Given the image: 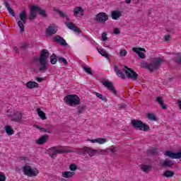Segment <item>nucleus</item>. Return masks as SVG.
<instances>
[{
	"label": "nucleus",
	"instance_id": "f257e3e1",
	"mask_svg": "<svg viewBox=\"0 0 181 181\" xmlns=\"http://www.w3.org/2000/svg\"><path fill=\"white\" fill-rule=\"evenodd\" d=\"M110 151L112 153H115L117 152V148L114 146H111L107 149H93L88 146H83L81 148H76L75 151L71 150H66L62 147V146H55L51 147L48 149V154L52 159L56 158L57 155H62L64 153H71L74 152L77 153V155H83V156H86V155H88L90 158H93V156H95V155H107V151Z\"/></svg>",
	"mask_w": 181,
	"mask_h": 181
},
{
	"label": "nucleus",
	"instance_id": "f03ea898",
	"mask_svg": "<svg viewBox=\"0 0 181 181\" xmlns=\"http://www.w3.org/2000/svg\"><path fill=\"white\" fill-rule=\"evenodd\" d=\"M49 56H50L49 50L42 49L39 57H33L32 58L33 64H36L37 62L40 63L36 64L37 69H33L34 73H45V71L47 70V59H49Z\"/></svg>",
	"mask_w": 181,
	"mask_h": 181
},
{
	"label": "nucleus",
	"instance_id": "7ed1b4c3",
	"mask_svg": "<svg viewBox=\"0 0 181 181\" xmlns=\"http://www.w3.org/2000/svg\"><path fill=\"white\" fill-rule=\"evenodd\" d=\"M163 63V58L155 57L151 60V63L147 64L145 61H141V64L143 69H147L149 71H155L160 67V64Z\"/></svg>",
	"mask_w": 181,
	"mask_h": 181
},
{
	"label": "nucleus",
	"instance_id": "20e7f679",
	"mask_svg": "<svg viewBox=\"0 0 181 181\" xmlns=\"http://www.w3.org/2000/svg\"><path fill=\"white\" fill-rule=\"evenodd\" d=\"M37 13L42 18H47V13L45 9L40 8L38 6L33 5L30 9L29 21H35V19L37 18Z\"/></svg>",
	"mask_w": 181,
	"mask_h": 181
},
{
	"label": "nucleus",
	"instance_id": "39448f33",
	"mask_svg": "<svg viewBox=\"0 0 181 181\" xmlns=\"http://www.w3.org/2000/svg\"><path fill=\"white\" fill-rule=\"evenodd\" d=\"M131 124L134 129H139V131H144V132H148L151 129L149 125L139 119H132Z\"/></svg>",
	"mask_w": 181,
	"mask_h": 181
},
{
	"label": "nucleus",
	"instance_id": "423d86ee",
	"mask_svg": "<svg viewBox=\"0 0 181 181\" xmlns=\"http://www.w3.org/2000/svg\"><path fill=\"white\" fill-rule=\"evenodd\" d=\"M66 103L70 105V107H76L81 104V100L77 95H69L64 98Z\"/></svg>",
	"mask_w": 181,
	"mask_h": 181
},
{
	"label": "nucleus",
	"instance_id": "0eeeda50",
	"mask_svg": "<svg viewBox=\"0 0 181 181\" xmlns=\"http://www.w3.org/2000/svg\"><path fill=\"white\" fill-rule=\"evenodd\" d=\"M23 172L25 176H28L29 177H34L37 175H39V170L37 168H32L30 165L23 166Z\"/></svg>",
	"mask_w": 181,
	"mask_h": 181
},
{
	"label": "nucleus",
	"instance_id": "6e6552de",
	"mask_svg": "<svg viewBox=\"0 0 181 181\" xmlns=\"http://www.w3.org/2000/svg\"><path fill=\"white\" fill-rule=\"evenodd\" d=\"M123 72L125 73L127 78L133 80L134 81L138 80V74H136V72H135V71H134L132 69L129 68L127 66H124Z\"/></svg>",
	"mask_w": 181,
	"mask_h": 181
},
{
	"label": "nucleus",
	"instance_id": "1a4fd4ad",
	"mask_svg": "<svg viewBox=\"0 0 181 181\" xmlns=\"http://www.w3.org/2000/svg\"><path fill=\"white\" fill-rule=\"evenodd\" d=\"M95 21L99 22V23H105L108 21V14L105 12H100L95 16Z\"/></svg>",
	"mask_w": 181,
	"mask_h": 181
},
{
	"label": "nucleus",
	"instance_id": "9d476101",
	"mask_svg": "<svg viewBox=\"0 0 181 181\" xmlns=\"http://www.w3.org/2000/svg\"><path fill=\"white\" fill-rule=\"evenodd\" d=\"M165 156L170 158V159H181V151H178L177 153H175L172 151H167L165 153Z\"/></svg>",
	"mask_w": 181,
	"mask_h": 181
},
{
	"label": "nucleus",
	"instance_id": "9b49d317",
	"mask_svg": "<svg viewBox=\"0 0 181 181\" xmlns=\"http://www.w3.org/2000/svg\"><path fill=\"white\" fill-rule=\"evenodd\" d=\"M102 83L105 87H107V90L109 91H111L112 94H115V95H117V91L112 85V82H110L108 81H102Z\"/></svg>",
	"mask_w": 181,
	"mask_h": 181
},
{
	"label": "nucleus",
	"instance_id": "f8f14e48",
	"mask_svg": "<svg viewBox=\"0 0 181 181\" xmlns=\"http://www.w3.org/2000/svg\"><path fill=\"white\" fill-rule=\"evenodd\" d=\"M54 40L57 45H61V46H67V42L66 40L61 37L60 35H57L54 37Z\"/></svg>",
	"mask_w": 181,
	"mask_h": 181
},
{
	"label": "nucleus",
	"instance_id": "ddd939ff",
	"mask_svg": "<svg viewBox=\"0 0 181 181\" xmlns=\"http://www.w3.org/2000/svg\"><path fill=\"white\" fill-rule=\"evenodd\" d=\"M22 119V112H15L13 115L11 116V121L13 122H21Z\"/></svg>",
	"mask_w": 181,
	"mask_h": 181
},
{
	"label": "nucleus",
	"instance_id": "4468645a",
	"mask_svg": "<svg viewBox=\"0 0 181 181\" xmlns=\"http://www.w3.org/2000/svg\"><path fill=\"white\" fill-rule=\"evenodd\" d=\"M170 54H173V56H175L173 59L175 62V63H176L177 64H178V66H181V53L180 52H172L170 53Z\"/></svg>",
	"mask_w": 181,
	"mask_h": 181
},
{
	"label": "nucleus",
	"instance_id": "2eb2a0df",
	"mask_svg": "<svg viewBox=\"0 0 181 181\" xmlns=\"http://www.w3.org/2000/svg\"><path fill=\"white\" fill-rule=\"evenodd\" d=\"M74 16H83L84 15V10L81 6H77L74 9Z\"/></svg>",
	"mask_w": 181,
	"mask_h": 181
},
{
	"label": "nucleus",
	"instance_id": "dca6fc26",
	"mask_svg": "<svg viewBox=\"0 0 181 181\" xmlns=\"http://www.w3.org/2000/svg\"><path fill=\"white\" fill-rule=\"evenodd\" d=\"M47 139H49V136L45 134L38 139L36 144H37V145H45V144L47 142Z\"/></svg>",
	"mask_w": 181,
	"mask_h": 181
},
{
	"label": "nucleus",
	"instance_id": "f3484780",
	"mask_svg": "<svg viewBox=\"0 0 181 181\" xmlns=\"http://www.w3.org/2000/svg\"><path fill=\"white\" fill-rule=\"evenodd\" d=\"M110 16L113 21H117L120 16H122V13L119 11L115 10L112 11Z\"/></svg>",
	"mask_w": 181,
	"mask_h": 181
},
{
	"label": "nucleus",
	"instance_id": "a211bd4d",
	"mask_svg": "<svg viewBox=\"0 0 181 181\" xmlns=\"http://www.w3.org/2000/svg\"><path fill=\"white\" fill-rule=\"evenodd\" d=\"M27 88H28L29 90H32V88H37V87H39V83H37L35 81H28L25 84Z\"/></svg>",
	"mask_w": 181,
	"mask_h": 181
},
{
	"label": "nucleus",
	"instance_id": "6ab92c4d",
	"mask_svg": "<svg viewBox=\"0 0 181 181\" xmlns=\"http://www.w3.org/2000/svg\"><path fill=\"white\" fill-rule=\"evenodd\" d=\"M57 33V30L54 29V27L49 25L47 28L46 34L48 35V36H52V35H56Z\"/></svg>",
	"mask_w": 181,
	"mask_h": 181
},
{
	"label": "nucleus",
	"instance_id": "aec40b11",
	"mask_svg": "<svg viewBox=\"0 0 181 181\" xmlns=\"http://www.w3.org/2000/svg\"><path fill=\"white\" fill-rule=\"evenodd\" d=\"M114 69L117 76H118V77H121L122 80H125V74L121 71L117 66H115Z\"/></svg>",
	"mask_w": 181,
	"mask_h": 181
},
{
	"label": "nucleus",
	"instance_id": "412c9836",
	"mask_svg": "<svg viewBox=\"0 0 181 181\" xmlns=\"http://www.w3.org/2000/svg\"><path fill=\"white\" fill-rule=\"evenodd\" d=\"M76 175V172L72 171H65L62 172V176L63 177H65V179H70V177H73Z\"/></svg>",
	"mask_w": 181,
	"mask_h": 181
},
{
	"label": "nucleus",
	"instance_id": "4be33fe9",
	"mask_svg": "<svg viewBox=\"0 0 181 181\" xmlns=\"http://www.w3.org/2000/svg\"><path fill=\"white\" fill-rule=\"evenodd\" d=\"M173 165V161L168 160H165L164 162L161 163L162 168H172Z\"/></svg>",
	"mask_w": 181,
	"mask_h": 181
},
{
	"label": "nucleus",
	"instance_id": "5701e85b",
	"mask_svg": "<svg viewBox=\"0 0 181 181\" xmlns=\"http://www.w3.org/2000/svg\"><path fill=\"white\" fill-rule=\"evenodd\" d=\"M49 60L51 64H56L57 61L59 62V56L56 55V54H52L49 57Z\"/></svg>",
	"mask_w": 181,
	"mask_h": 181
},
{
	"label": "nucleus",
	"instance_id": "b1692460",
	"mask_svg": "<svg viewBox=\"0 0 181 181\" xmlns=\"http://www.w3.org/2000/svg\"><path fill=\"white\" fill-rule=\"evenodd\" d=\"M156 101L158 102V104L160 105V107H161V108H163V110L168 109V106H166V105H165V103H163V98L157 97Z\"/></svg>",
	"mask_w": 181,
	"mask_h": 181
},
{
	"label": "nucleus",
	"instance_id": "393cba45",
	"mask_svg": "<svg viewBox=\"0 0 181 181\" xmlns=\"http://www.w3.org/2000/svg\"><path fill=\"white\" fill-rule=\"evenodd\" d=\"M97 50L98 53L101 54V56H103V57H105V59H107V60H110V56L108 55V54H107V52H105V49L97 48Z\"/></svg>",
	"mask_w": 181,
	"mask_h": 181
},
{
	"label": "nucleus",
	"instance_id": "a878e982",
	"mask_svg": "<svg viewBox=\"0 0 181 181\" xmlns=\"http://www.w3.org/2000/svg\"><path fill=\"white\" fill-rule=\"evenodd\" d=\"M86 108H87V105H80L78 106V110H77V114L78 115H80L81 114H83L84 111H86Z\"/></svg>",
	"mask_w": 181,
	"mask_h": 181
},
{
	"label": "nucleus",
	"instance_id": "bb28decb",
	"mask_svg": "<svg viewBox=\"0 0 181 181\" xmlns=\"http://www.w3.org/2000/svg\"><path fill=\"white\" fill-rule=\"evenodd\" d=\"M37 114L40 117V118H41V119H47V117H46V113L45 112L42 111V110H40V108L37 109Z\"/></svg>",
	"mask_w": 181,
	"mask_h": 181
},
{
	"label": "nucleus",
	"instance_id": "cd10ccee",
	"mask_svg": "<svg viewBox=\"0 0 181 181\" xmlns=\"http://www.w3.org/2000/svg\"><path fill=\"white\" fill-rule=\"evenodd\" d=\"M174 175L175 172L172 170H166L163 175L165 177H173Z\"/></svg>",
	"mask_w": 181,
	"mask_h": 181
},
{
	"label": "nucleus",
	"instance_id": "c85d7f7f",
	"mask_svg": "<svg viewBox=\"0 0 181 181\" xmlns=\"http://www.w3.org/2000/svg\"><path fill=\"white\" fill-rule=\"evenodd\" d=\"M95 94L96 95V97L98 98H100V100H102V101H104L105 103H107V101H108V99H107L106 97H105L104 95H103V94L99 93L98 92H95Z\"/></svg>",
	"mask_w": 181,
	"mask_h": 181
},
{
	"label": "nucleus",
	"instance_id": "c756f323",
	"mask_svg": "<svg viewBox=\"0 0 181 181\" xmlns=\"http://www.w3.org/2000/svg\"><path fill=\"white\" fill-rule=\"evenodd\" d=\"M147 118H148V119H150V121H158L156 116L155 115H153V113H152V112H148L147 114Z\"/></svg>",
	"mask_w": 181,
	"mask_h": 181
},
{
	"label": "nucleus",
	"instance_id": "7c9ffc66",
	"mask_svg": "<svg viewBox=\"0 0 181 181\" xmlns=\"http://www.w3.org/2000/svg\"><path fill=\"white\" fill-rule=\"evenodd\" d=\"M158 152L156 148H152L148 151V155H151V156H156Z\"/></svg>",
	"mask_w": 181,
	"mask_h": 181
},
{
	"label": "nucleus",
	"instance_id": "2f4dec72",
	"mask_svg": "<svg viewBox=\"0 0 181 181\" xmlns=\"http://www.w3.org/2000/svg\"><path fill=\"white\" fill-rule=\"evenodd\" d=\"M141 169L143 172H145L146 173L149 172V170H152V166L151 165H143L141 167Z\"/></svg>",
	"mask_w": 181,
	"mask_h": 181
},
{
	"label": "nucleus",
	"instance_id": "473e14b6",
	"mask_svg": "<svg viewBox=\"0 0 181 181\" xmlns=\"http://www.w3.org/2000/svg\"><path fill=\"white\" fill-rule=\"evenodd\" d=\"M5 131L7 135H13V130L12 129V127L11 126H6Z\"/></svg>",
	"mask_w": 181,
	"mask_h": 181
},
{
	"label": "nucleus",
	"instance_id": "72a5a7b5",
	"mask_svg": "<svg viewBox=\"0 0 181 181\" xmlns=\"http://www.w3.org/2000/svg\"><path fill=\"white\" fill-rule=\"evenodd\" d=\"M53 11L54 12H57V13H59V16H63L64 18H67V16H66V14L63 11H60L59 9H57V8L54 7Z\"/></svg>",
	"mask_w": 181,
	"mask_h": 181
},
{
	"label": "nucleus",
	"instance_id": "f704fd0d",
	"mask_svg": "<svg viewBox=\"0 0 181 181\" xmlns=\"http://www.w3.org/2000/svg\"><path fill=\"white\" fill-rule=\"evenodd\" d=\"M133 52H134V53H141V52H144V53L146 52V49H145V48H141V47H133L132 48Z\"/></svg>",
	"mask_w": 181,
	"mask_h": 181
},
{
	"label": "nucleus",
	"instance_id": "c9c22d12",
	"mask_svg": "<svg viewBox=\"0 0 181 181\" xmlns=\"http://www.w3.org/2000/svg\"><path fill=\"white\" fill-rule=\"evenodd\" d=\"M17 24L18 26L20 28L21 32H25V25H23L22 21H18Z\"/></svg>",
	"mask_w": 181,
	"mask_h": 181
},
{
	"label": "nucleus",
	"instance_id": "e433bc0d",
	"mask_svg": "<svg viewBox=\"0 0 181 181\" xmlns=\"http://www.w3.org/2000/svg\"><path fill=\"white\" fill-rule=\"evenodd\" d=\"M58 62H59V63H63L65 65L69 64V62H67V59H66L63 57L58 56Z\"/></svg>",
	"mask_w": 181,
	"mask_h": 181
},
{
	"label": "nucleus",
	"instance_id": "4c0bfd02",
	"mask_svg": "<svg viewBox=\"0 0 181 181\" xmlns=\"http://www.w3.org/2000/svg\"><path fill=\"white\" fill-rule=\"evenodd\" d=\"M78 169V166L76 165V163H71L69 165V170L72 172H76V170Z\"/></svg>",
	"mask_w": 181,
	"mask_h": 181
},
{
	"label": "nucleus",
	"instance_id": "58836bf2",
	"mask_svg": "<svg viewBox=\"0 0 181 181\" xmlns=\"http://www.w3.org/2000/svg\"><path fill=\"white\" fill-rule=\"evenodd\" d=\"M65 25L68 28V29H70V30H73V29H74V27L76 26L72 22L65 23Z\"/></svg>",
	"mask_w": 181,
	"mask_h": 181
},
{
	"label": "nucleus",
	"instance_id": "ea45409f",
	"mask_svg": "<svg viewBox=\"0 0 181 181\" xmlns=\"http://www.w3.org/2000/svg\"><path fill=\"white\" fill-rule=\"evenodd\" d=\"M19 18L21 20L22 19H26V10H23L20 14H19Z\"/></svg>",
	"mask_w": 181,
	"mask_h": 181
},
{
	"label": "nucleus",
	"instance_id": "a19ab883",
	"mask_svg": "<svg viewBox=\"0 0 181 181\" xmlns=\"http://www.w3.org/2000/svg\"><path fill=\"white\" fill-rule=\"evenodd\" d=\"M105 142H107V139H103V138L97 139V143L99 144L100 145H103V144H105Z\"/></svg>",
	"mask_w": 181,
	"mask_h": 181
},
{
	"label": "nucleus",
	"instance_id": "79ce46f5",
	"mask_svg": "<svg viewBox=\"0 0 181 181\" xmlns=\"http://www.w3.org/2000/svg\"><path fill=\"white\" fill-rule=\"evenodd\" d=\"M83 69L84 71H86V73H87V74H90L91 76H93V72L91 71V68L87 67V66H83Z\"/></svg>",
	"mask_w": 181,
	"mask_h": 181
},
{
	"label": "nucleus",
	"instance_id": "37998d69",
	"mask_svg": "<svg viewBox=\"0 0 181 181\" xmlns=\"http://www.w3.org/2000/svg\"><path fill=\"white\" fill-rule=\"evenodd\" d=\"M102 40H103V42H107V40H108V38L107 37V33H103V34H102Z\"/></svg>",
	"mask_w": 181,
	"mask_h": 181
},
{
	"label": "nucleus",
	"instance_id": "c03bdc74",
	"mask_svg": "<svg viewBox=\"0 0 181 181\" xmlns=\"http://www.w3.org/2000/svg\"><path fill=\"white\" fill-rule=\"evenodd\" d=\"M6 176H5V174L4 173H0V181H6Z\"/></svg>",
	"mask_w": 181,
	"mask_h": 181
},
{
	"label": "nucleus",
	"instance_id": "a18cd8bd",
	"mask_svg": "<svg viewBox=\"0 0 181 181\" xmlns=\"http://www.w3.org/2000/svg\"><path fill=\"white\" fill-rule=\"evenodd\" d=\"M136 54H138L139 59H146V55H145V54L143 52H139V53H136Z\"/></svg>",
	"mask_w": 181,
	"mask_h": 181
},
{
	"label": "nucleus",
	"instance_id": "49530a36",
	"mask_svg": "<svg viewBox=\"0 0 181 181\" xmlns=\"http://www.w3.org/2000/svg\"><path fill=\"white\" fill-rule=\"evenodd\" d=\"M119 54L122 57H125L127 56V50L122 49L119 52Z\"/></svg>",
	"mask_w": 181,
	"mask_h": 181
},
{
	"label": "nucleus",
	"instance_id": "de8ad7c7",
	"mask_svg": "<svg viewBox=\"0 0 181 181\" xmlns=\"http://www.w3.org/2000/svg\"><path fill=\"white\" fill-rule=\"evenodd\" d=\"M119 110H125L127 108V105L125 103L118 105Z\"/></svg>",
	"mask_w": 181,
	"mask_h": 181
},
{
	"label": "nucleus",
	"instance_id": "09e8293b",
	"mask_svg": "<svg viewBox=\"0 0 181 181\" xmlns=\"http://www.w3.org/2000/svg\"><path fill=\"white\" fill-rule=\"evenodd\" d=\"M8 13H10V15H11V16H15V11H13V9H12V8H8L7 9Z\"/></svg>",
	"mask_w": 181,
	"mask_h": 181
},
{
	"label": "nucleus",
	"instance_id": "8fccbe9b",
	"mask_svg": "<svg viewBox=\"0 0 181 181\" xmlns=\"http://www.w3.org/2000/svg\"><path fill=\"white\" fill-rule=\"evenodd\" d=\"M113 33L115 35H119V33H121V30H119V28H115L113 30Z\"/></svg>",
	"mask_w": 181,
	"mask_h": 181
},
{
	"label": "nucleus",
	"instance_id": "3c124183",
	"mask_svg": "<svg viewBox=\"0 0 181 181\" xmlns=\"http://www.w3.org/2000/svg\"><path fill=\"white\" fill-rule=\"evenodd\" d=\"M41 132H47L48 134H52V131H50L49 129H45L42 127V130H41Z\"/></svg>",
	"mask_w": 181,
	"mask_h": 181
},
{
	"label": "nucleus",
	"instance_id": "603ef678",
	"mask_svg": "<svg viewBox=\"0 0 181 181\" xmlns=\"http://www.w3.org/2000/svg\"><path fill=\"white\" fill-rule=\"evenodd\" d=\"M21 49H22L23 50H26V49H28V45L21 44Z\"/></svg>",
	"mask_w": 181,
	"mask_h": 181
},
{
	"label": "nucleus",
	"instance_id": "864d4df0",
	"mask_svg": "<svg viewBox=\"0 0 181 181\" xmlns=\"http://www.w3.org/2000/svg\"><path fill=\"white\" fill-rule=\"evenodd\" d=\"M4 4L6 8L7 9L11 8V6L9 5V3H8V1H6L4 0Z\"/></svg>",
	"mask_w": 181,
	"mask_h": 181
},
{
	"label": "nucleus",
	"instance_id": "5fc2aeb1",
	"mask_svg": "<svg viewBox=\"0 0 181 181\" xmlns=\"http://www.w3.org/2000/svg\"><path fill=\"white\" fill-rule=\"evenodd\" d=\"M72 30H74V32H76V33H80V32H81V30H80L78 28L76 27V25L74 26V28Z\"/></svg>",
	"mask_w": 181,
	"mask_h": 181
},
{
	"label": "nucleus",
	"instance_id": "6e6d98bb",
	"mask_svg": "<svg viewBox=\"0 0 181 181\" xmlns=\"http://www.w3.org/2000/svg\"><path fill=\"white\" fill-rule=\"evenodd\" d=\"M169 39H170V35H165V36H164V40H165V42H169Z\"/></svg>",
	"mask_w": 181,
	"mask_h": 181
},
{
	"label": "nucleus",
	"instance_id": "4d7b16f0",
	"mask_svg": "<svg viewBox=\"0 0 181 181\" xmlns=\"http://www.w3.org/2000/svg\"><path fill=\"white\" fill-rule=\"evenodd\" d=\"M89 142H92V144H95V142H97V139H88V140Z\"/></svg>",
	"mask_w": 181,
	"mask_h": 181
},
{
	"label": "nucleus",
	"instance_id": "13d9d810",
	"mask_svg": "<svg viewBox=\"0 0 181 181\" xmlns=\"http://www.w3.org/2000/svg\"><path fill=\"white\" fill-rule=\"evenodd\" d=\"M36 80L38 83H42V81H43V78L41 77H37Z\"/></svg>",
	"mask_w": 181,
	"mask_h": 181
},
{
	"label": "nucleus",
	"instance_id": "bf43d9fd",
	"mask_svg": "<svg viewBox=\"0 0 181 181\" xmlns=\"http://www.w3.org/2000/svg\"><path fill=\"white\" fill-rule=\"evenodd\" d=\"M177 104L178 105L180 110H181V100H177Z\"/></svg>",
	"mask_w": 181,
	"mask_h": 181
},
{
	"label": "nucleus",
	"instance_id": "052dcab7",
	"mask_svg": "<svg viewBox=\"0 0 181 181\" xmlns=\"http://www.w3.org/2000/svg\"><path fill=\"white\" fill-rule=\"evenodd\" d=\"M35 128H37V129H40V131H41L42 132V127H41L40 126H39V125H35Z\"/></svg>",
	"mask_w": 181,
	"mask_h": 181
},
{
	"label": "nucleus",
	"instance_id": "680f3d73",
	"mask_svg": "<svg viewBox=\"0 0 181 181\" xmlns=\"http://www.w3.org/2000/svg\"><path fill=\"white\" fill-rule=\"evenodd\" d=\"M14 50H15L16 53H19V49L18 48V47H15Z\"/></svg>",
	"mask_w": 181,
	"mask_h": 181
},
{
	"label": "nucleus",
	"instance_id": "e2e57ef3",
	"mask_svg": "<svg viewBox=\"0 0 181 181\" xmlns=\"http://www.w3.org/2000/svg\"><path fill=\"white\" fill-rule=\"evenodd\" d=\"M23 23H26V18H23L21 20Z\"/></svg>",
	"mask_w": 181,
	"mask_h": 181
},
{
	"label": "nucleus",
	"instance_id": "0e129e2a",
	"mask_svg": "<svg viewBox=\"0 0 181 181\" xmlns=\"http://www.w3.org/2000/svg\"><path fill=\"white\" fill-rule=\"evenodd\" d=\"M21 160H26V157H21Z\"/></svg>",
	"mask_w": 181,
	"mask_h": 181
},
{
	"label": "nucleus",
	"instance_id": "69168bd1",
	"mask_svg": "<svg viewBox=\"0 0 181 181\" xmlns=\"http://www.w3.org/2000/svg\"><path fill=\"white\" fill-rule=\"evenodd\" d=\"M125 2L126 4H131V0H126Z\"/></svg>",
	"mask_w": 181,
	"mask_h": 181
},
{
	"label": "nucleus",
	"instance_id": "338daca9",
	"mask_svg": "<svg viewBox=\"0 0 181 181\" xmlns=\"http://www.w3.org/2000/svg\"><path fill=\"white\" fill-rule=\"evenodd\" d=\"M172 80H173L172 78H169V81H172Z\"/></svg>",
	"mask_w": 181,
	"mask_h": 181
},
{
	"label": "nucleus",
	"instance_id": "774afa93",
	"mask_svg": "<svg viewBox=\"0 0 181 181\" xmlns=\"http://www.w3.org/2000/svg\"><path fill=\"white\" fill-rule=\"evenodd\" d=\"M148 16H151V13H148Z\"/></svg>",
	"mask_w": 181,
	"mask_h": 181
}]
</instances>
